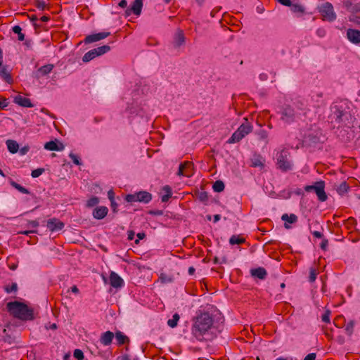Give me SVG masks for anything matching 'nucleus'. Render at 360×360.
<instances>
[{
  "label": "nucleus",
  "mask_w": 360,
  "mask_h": 360,
  "mask_svg": "<svg viewBox=\"0 0 360 360\" xmlns=\"http://www.w3.org/2000/svg\"><path fill=\"white\" fill-rule=\"evenodd\" d=\"M229 243L232 245L236 244L240 245L245 243V239L243 238H240L239 236L233 235L229 239Z\"/></svg>",
  "instance_id": "obj_39"
},
{
  "label": "nucleus",
  "mask_w": 360,
  "mask_h": 360,
  "mask_svg": "<svg viewBox=\"0 0 360 360\" xmlns=\"http://www.w3.org/2000/svg\"><path fill=\"white\" fill-rule=\"evenodd\" d=\"M349 186L345 181L342 182L337 188V191L339 194L342 195L347 191Z\"/></svg>",
  "instance_id": "obj_45"
},
{
  "label": "nucleus",
  "mask_w": 360,
  "mask_h": 360,
  "mask_svg": "<svg viewBox=\"0 0 360 360\" xmlns=\"http://www.w3.org/2000/svg\"><path fill=\"white\" fill-rule=\"evenodd\" d=\"M110 283L113 288H121L124 285L122 278L115 272L112 271L110 274Z\"/></svg>",
  "instance_id": "obj_17"
},
{
  "label": "nucleus",
  "mask_w": 360,
  "mask_h": 360,
  "mask_svg": "<svg viewBox=\"0 0 360 360\" xmlns=\"http://www.w3.org/2000/svg\"><path fill=\"white\" fill-rule=\"evenodd\" d=\"M224 188L225 185L224 182L221 180L216 181L212 186L214 191L218 193L223 191L224 190Z\"/></svg>",
  "instance_id": "obj_38"
},
{
  "label": "nucleus",
  "mask_w": 360,
  "mask_h": 360,
  "mask_svg": "<svg viewBox=\"0 0 360 360\" xmlns=\"http://www.w3.org/2000/svg\"><path fill=\"white\" fill-rule=\"evenodd\" d=\"M53 68V65L51 64L45 65L39 68L37 71V77H40L45 76L50 73Z\"/></svg>",
  "instance_id": "obj_27"
},
{
  "label": "nucleus",
  "mask_w": 360,
  "mask_h": 360,
  "mask_svg": "<svg viewBox=\"0 0 360 360\" xmlns=\"http://www.w3.org/2000/svg\"><path fill=\"white\" fill-rule=\"evenodd\" d=\"M330 311L329 310H326V312L322 315L321 319L323 322L329 323L330 322Z\"/></svg>",
  "instance_id": "obj_57"
},
{
  "label": "nucleus",
  "mask_w": 360,
  "mask_h": 360,
  "mask_svg": "<svg viewBox=\"0 0 360 360\" xmlns=\"http://www.w3.org/2000/svg\"><path fill=\"white\" fill-rule=\"evenodd\" d=\"M9 314L21 321H32L34 319V310L26 304L18 301L9 302L6 304Z\"/></svg>",
  "instance_id": "obj_3"
},
{
  "label": "nucleus",
  "mask_w": 360,
  "mask_h": 360,
  "mask_svg": "<svg viewBox=\"0 0 360 360\" xmlns=\"http://www.w3.org/2000/svg\"><path fill=\"white\" fill-rule=\"evenodd\" d=\"M212 325V316L208 312H200L193 319L191 334L200 342L212 340L213 336L210 330Z\"/></svg>",
  "instance_id": "obj_1"
},
{
  "label": "nucleus",
  "mask_w": 360,
  "mask_h": 360,
  "mask_svg": "<svg viewBox=\"0 0 360 360\" xmlns=\"http://www.w3.org/2000/svg\"><path fill=\"white\" fill-rule=\"evenodd\" d=\"M12 30L14 33L18 34L19 41H23L25 39V34L21 32L22 28L19 25L14 26Z\"/></svg>",
  "instance_id": "obj_44"
},
{
  "label": "nucleus",
  "mask_w": 360,
  "mask_h": 360,
  "mask_svg": "<svg viewBox=\"0 0 360 360\" xmlns=\"http://www.w3.org/2000/svg\"><path fill=\"white\" fill-rule=\"evenodd\" d=\"M149 214H152V215H155V216H161L163 214V211L159 210H150V211H149Z\"/></svg>",
  "instance_id": "obj_60"
},
{
  "label": "nucleus",
  "mask_w": 360,
  "mask_h": 360,
  "mask_svg": "<svg viewBox=\"0 0 360 360\" xmlns=\"http://www.w3.org/2000/svg\"><path fill=\"white\" fill-rule=\"evenodd\" d=\"M69 156L75 165H82V162L77 155H76L75 154H74L72 153H70Z\"/></svg>",
  "instance_id": "obj_55"
},
{
  "label": "nucleus",
  "mask_w": 360,
  "mask_h": 360,
  "mask_svg": "<svg viewBox=\"0 0 360 360\" xmlns=\"http://www.w3.org/2000/svg\"><path fill=\"white\" fill-rule=\"evenodd\" d=\"M290 7L292 12L295 13L302 14L304 13V7L301 4L291 3V6H290Z\"/></svg>",
  "instance_id": "obj_36"
},
{
  "label": "nucleus",
  "mask_w": 360,
  "mask_h": 360,
  "mask_svg": "<svg viewBox=\"0 0 360 360\" xmlns=\"http://www.w3.org/2000/svg\"><path fill=\"white\" fill-rule=\"evenodd\" d=\"M6 143L8 150H9L10 153L14 154L18 151L19 145L17 143V141H15L14 140L9 139V140L6 141Z\"/></svg>",
  "instance_id": "obj_31"
},
{
  "label": "nucleus",
  "mask_w": 360,
  "mask_h": 360,
  "mask_svg": "<svg viewBox=\"0 0 360 360\" xmlns=\"http://www.w3.org/2000/svg\"><path fill=\"white\" fill-rule=\"evenodd\" d=\"M326 30L323 28H319L316 30V34L320 37H323L326 35Z\"/></svg>",
  "instance_id": "obj_61"
},
{
  "label": "nucleus",
  "mask_w": 360,
  "mask_h": 360,
  "mask_svg": "<svg viewBox=\"0 0 360 360\" xmlns=\"http://www.w3.org/2000/svg\"><path fill=\"white\" fill-rule=\"evenodd\" d=\"M94 50H96V53L98 54V56H100L108 52L110 50V47L108 45H103L98 48L94 49Z\"/></svg>",
  "instance_id": "obj_42"
},
{
  "label": "nucleus",
  "mask_w": 360,
  "mask_h": 360,
  "mask_svg": "<svg viewBox=\"0 0 360 360\" xmlns=\"http://www.w3.org/2000/svg\"><path fill=\"white\" fill-rule=\"evenodd\" d=\"M185 42V37L181 30H179L174 37V47H179Z\"/></svg>",
  "instance_id": "obj_29"
},
{
  "label": "nucleus",
  "mask_w": 360,
  "mask_h": 360,
  "mask_svg": "<svg viewBox=\"0 0 360 360\" xmlns=\"http://www.w3.org/2000/svg\"><path fill=\"white\" fill-rule=\"evenodd\" d=\"M179 319V315L177 313H175L173 315L172 319L167 321V325L171 328H175L177 326Z\"/></svg>",
  "instance_id": "obj_40"
},
{
  "label": "nucleus",
  "mask_w": 360,
  "mask_h": 360,
  "mask_svg": "<svg viewBox=\"0 0 360 360\" xmlns=\"http://www.w3.org/2000/svg\"><path fill=\"white\" fill-rule=\"evenodd\" d=\"M290 153L287 150H282L276 154L277 168L283 172L292 170V163L289 158Z\"/></svg>",
  "instance_id": "obj_5"
},
{
  "label": "nucleus",
  "mask_w": 360,
  "mask_h": 360,
  "mask_svg": "<svg viewBox=\"0 0 360 360\" xmlns=\"http://www.w3.org/2000/svg\"><path fill=\"white\" fill-rule=\"evenodd\" d=\"M47 228L52 232L58 231L64 228V223L56 218H53L47 221Z\"/></svg>",
  "instance_id": "obj_14"
},
{
  "label": "nucleus",
  "mask_w": 360,
  "mask_h": 360,
  "mask_svg": "<svg viewBox=\"0 0 360 360\" xmlns=\"http://www.w3.org/2000/svg\"><path fill=\"white\" fill-rule=\"evenodd\" d=\"M325 182L323 181H316L313 185L305 186L304 189L306 192L314 191L321 202H325L328 199L326 193L325 192Z\"/></svg>",
  "instance_id": "obj_6"
},
{
  "label": "nucleus",
  "mask_w": 360,
  "mask_h": 360,
  "mask_svg": "<svg viewBox=\"0 0 360 360\" xmlns=\"http://www.w3.org/2000/svg\"><path fill=\"white\" fill-rule=\"evenodd\" d=\"M257 135L259 140L264 141L266 143L268 142V133L263 129H260L257 131Z\"/></svg>",
  "instance_id": "obj_47"
},
{
  "label": "nucleus",
  "mask_w": 360,
  "mask_h": 360,
  "mask_svg": "<svg viewBox=\"0 0 360 360\" xmlns=\"http://www.w3.org/2000/svg\"><path fill=\"white\" fill-rule=\"evenodd\" d=\"M335 127H337V136L342 141L347 142L351 139L353 134L351 129H347L346 127L340 126H336Z\"/></svg>",
  "instance_id": "obj_11"
},
{
  "label": "nucleus",
  "mask_w": 360,
  "mask_h": 360,
  "mask_svg": "<svg viewBox=\"0 0 360 360\" xmlns=\"http://www.w3.org/2000/svg\"><path fill=\"white\" fill-rule=\"evenodd\" d=\"M39 225V223L37 220L29 221L28 226L32 228H37Z\"/></svg>",
  "instance_id": "obj_62"
},
{
  "label": "nucleus",
  "mask_w": 360,
  "mask_h": 360,
  "mask_svg": "<svg viewBox=\"0 0 360 360\" xmlns=\"http://www.w3.org/2000/svg\"><path fill=\"white\" fill-rule=\"evenodd\" d=\"M160 279L161 282L163 283H171L172 281V278L170 276H168L165 274H161L160 276Z\"/></svg>",
  "instance_id": "obj_54"
},
{
  "label": "nucleus",
  "mask_w": 360,
  "mask_h": 360,
  "mask_svg": "<svg viewBox=\"0 0 360 360\" xmlns=\"http://www.w3.org/2000/svg\"><path fill=\"white\" fill-rule=\"evenodd\" d=\"M99 202V198L96 196H93L90 198L86 202V206L89 207H92L94 206H96Z\"/></svg>",
  "instance_id": "obj_46"
},
{
  "label": "nucleus",
  "mask_w": 360,
  "mask_h": 360,
  "mask_svg": "<svg viewBox=\"0 0 360 360\" xmlns=\"http://www.w3.org/2000/svg\"><path fill=\"white\" fill-rule=\"evenodd\" d=\"M280 119L284 123L291 124L300 118V112H296L291 105H284L278 112Z\"/></svg>",
  "instance_id": "obj_4"
},
{
  "label": "nucleus",
  "mask_w": 360,
  "mask_h": 360,
  "mask_svg": "<svg viewBox=\"0 0 360 360\" xmlns=\"http://www.w3.org/2000/svg\"><path fill=\"white\" fill-rule=\"evenodd\" d=\"M108 212V209L106 207H98L94 210L93 216L97 219H102L107 215Z\"/></svg>",
  "instance_id": "obj_22"
},
{
  "label": "nucleus",
  "mask_w": 360,
  "mask_h": 360,
  "mask_svg": "<svg viewBox=\"0 0 360 360\" xmlns=\"http://www.w3.org/2000/svg\"><path fill=\"white\" fill-rule=\"evenodd\" d=\"M251 130L252 126L249 123H243L232 134L228 143H234L240 141L245 135L248 134Z\"/></svg>",
  "instance_id": "obj_7"
},
{
  "label": "nucleus",
  "mask_w": 360,
  "mask_h": 360,
  "mask_svg": "<svg viewBox=\"0 0 360 360\" xmlns=\"http://www.w3.org/2000/svg\"><path fill=\"white\" fill-rule=\"evenodd\" d=\"M35 4L36 6L41 11L44 10L46 6L45 1L42 0H37Z\"/></svg>",
  "instance_id": "obj_56"
},
{
  "label": "nucleus",
  "mask_w": 360,
  "mask_h": 360,
  "mask_svg": "<svg viewBox=\"0 0 360 360\" xmlns=\"http://www.w3.org/2000/svg\"><path fill=\"white\" fill-rule=\"evenodd\" d=\"M0 76L7 83H13V79L8 70V66L4 65L0 68Z\"/></svg>",
  "instance_id": "obj_23"
},
{
  "label": "nucleus",
  "mask_w": 360,
  "mask_h": 360,
  "mask_svg": "<svg viewBox=\"0 0 360 360\" xmlns=\"http://www.w3.org/2000/svg\"><path fill=\"white\" fill-rule=\"evenodd\" d=\"M10 184L15 188L16 190H18L19 192L23 193V194H30V192L25 187L22 186L21 185L18 184L15 181H14L13 179H9Z\"/></svg>",
  "instance_id": "obj_33"
},
{
  "label": "nucleus",
  "mask_w": 360,
  "mask_h": 360,
  "mask_svg": "<svg viewBox=\"0 0 360 360\" xmlns=\"http://www.w3.org/2000/svg\"><path fill=\"white\" fill-rule=\"evenodd\" d=\"M44 148L51 151H60L64 149V146L62 143L58 144L57 141H51L45 143Z\"/></svg>",
  "instance_id": "obj_20"
},
{
  "label": "nucleus",
  "mask_w": 360,
  "mask_h": 360,
  "mask_svg": "<svg viewBox=\"0 0 360 360\" xmlns=\"http://www.w3.org/2000/svg\"><path fill=\"white\" fill-rule=\"evenodd\" d=\"M251 275L259 279H264L267 275L266 269L263 267H258L251 270Z\"/></svg>",
  "instance_id": "obj_26"
},
{
  "label": "nucleus",
  "mask_w": 360,
  "mask_h": 360,
  "mask_svg": "<svg viewBox=\"0 0 360 360\" xmlns=\"http://www.w3.org/2000/svg\"><path fill=\"white\" fill-rule=\"evenodd\" d=\"M45 169L44 168H37L32 171L31 175L33 178L39 177L44 172Z\"/></svg>",
  "instance_id": "obj_51"
},
{
  "label": "nucleus",
  "mask_w": 360,
  "mask_h": 360,
  "mask_svg": "<svg viewBox=\"0 0 360 360\" xmlns=\"http://www.w3.org/2000/svg\"><path fill=\"white\" fill-rule=\"evenodd\" d=\"M162 191H165V194L161 197V200L163 202H167L172 197V188L169 186H165L162 188Z\"/></svg>",
  "instance_id": "obj_34"
},
{
  "label": "nucleus",
  "mask_w": 360,
  "mask_h": 360,
  "mask_svg": "<svg viewBox=\"0 0 360 360\" xmlns=\"http://www.w3.org/2000/svg\"><path fill=\"white\" fill-rule=\"evenodd\" d=\"M291 105L294 107L296 112H300V116L302 115H307L308 108H307V105L306 104V102L304 100L296 99L293 101V103Z\"/></svg>",
  "instance_id": "obj_15"
},
{
  "label": "nucleus",
  "mask_w": 360,
  "mask_h": 360,
  "mask_svg": "<svg viewBox=\"0 0 360 360\" xmlns=\"http://www.w3.org/2000/svg\"><path fill=\"white\" fill-rule=\"evenodd\" d=\"M281 219L285 221L284 227L287 229L291 228L289 224H294L297 221V217L295 214H290L288 215V214H283L281 216Z\"/></svg>",
  "instance_id": "obj_19"
},
{
  "label": "nucleus",
  "mask_w": 360,
  "mask_h": 360,
  "mask_svg": "<svg viewBox=\"0 0 360 360\" xmlns=\"http://www.w3.org/2000/svg\"><path fill=\"white\" fill-rule=\"evenodd\" d=\"M114 336L115 335L112 332L106 331L101 335L100 342L102 345L108 346L112 343Z\"/></svg>",
  "instance_id": "obj_21"
},
{
  "label": "nucleus",
  "mask_w": 360,
  "mask_h": 360,
  "mask_svg": "<svg viewBox=\"0 0 360 360\" xmlns=\"http://www.w3.org/2000/svg\"><path fill=\"white\" fill-rule=\"evenodd\" d=\"M323 20L333 22L336 19V14L334 12L333 5L329 2L323 4L319 10Z\"/></svg>",
  "instance_id": "obj_9"
},
{
  "label": "nucleus",
  "mask_w": 360,
  "mask_h": 360,
  "mask_svg": "<svg viewBox=\"0 0 360 360\" xmlns=\"http://www.w3.org/2000/svg\"><path fill=\"white\" fill-rule=\"evenodd\" d=\"M198 198L200 201L205 202L208 200V194L205 191H200L198 193Z\"/></svg>",
  "instance_id": "obj_48"
},
{
  "label": "nucleus",
  "mask_w": 360,
  "mask_h": 360,
  "mask_svg": "<svg viewBox=\"0 0 360 360\" xmlns=\"http://www.w3.org/2000/svg\"><path fill=\"white\" fill-rule=\"evenodd\" d=\"M328 244V240H326V239L323 240L322 242L321 243V245H320L321 248L323 250H326L327 248Z\"/></svg>",
  "instance_id": "obj_64"
},
{
  "label": "nucleus",
  "mask_w": 360,
  "mask_h": 360,
  "mask_svg": "<svg viewBox=\"0 0 360 360\" xmlns=\"http://www.w3.org/2000/svg\"><path fill=\"white\" fill-rule=\"evenodd\" d=\"M108 198H109V200L110 201V203L113 204V201H115V193L113 192L112 190H110L108 192Z\"/></svg>",
  "instance_id": "obj_58"
},
{
  "label": "nucleus",
  "mask_w": 360,
  "mask_h": 360,
  "mask_svg": "<svg viewBox=\"0 0 360 360\" xmlns=\"http://www.w3.org/2000/svg\"><path fill=\"white\" fill-rule=\"evenodd\" d=\"M115 336L117 341V344L120 345H124L125 343H129L130 341L129 338L125 335H124V333L121 331H117L115 333Z\"/></svg>",
  "instance_id": "obj_30"
},
{
  "label": "nucleus",
  "mask_w": 360,
  "mask_h": 360,
  "mask_svg": "<svg viewBox=\"0 0 360 360\" xmlns=\"http://www.w3.org/2000/svg\"><path fill=\"white\" fill-rule=\"evenodd\" d=\"M16 323L9 322L6 324V328L3 330V333L5 335V341H9L11 338V335L8 333V331L11 330L12 327H16Z\"/></svg>",
  "instance_id": "obj_35"
},
{
  "label": "nucleus",
  "mask_w": 360,
  "mask_h": 360,
  "mask_svg": "<svg viewBox=\"0 0 360 360\" xmlns=\"http://www.w3.org/2000/svg\"><path fill=\"white\" fill-rule=\"evenodd\" d=\"M193 163L191 162H184L181 163L179 167L177 175L191 177L193 174Z\"/></svg>",
  "instance_id": "obj_10"
},
{
  "label": "nucleus",
  "mask_w": 360,
  "mask_h": 360,
  "mask_svg": "<svg viewBox=\"0 0 360 360\" xmlns=\"http://www.w3.org/2000/svg\"><path fill=\"white\" fill-rule=\"evenodd\" d=\"M330 111L329 119L330 122L334 124V127L336 126L346 127L347 129L352 127L355 118L347 108L345 102L334 103L331 105Z\"/></svg>",
  "instance_id": "obj_2"
},
{
  "label": "nucleus",
  "mask_w": 360,
  "mask_h": 360,
  "mask_svg": "<svg viewBox=\"0 0 360 360\" xmlns=\"http://www.w3.org/2000/svg\"><path fill=\"white\" fill-rule=\"evenodd\" d=\"M14 102L22 107H26V108L33 107V105L31 103V101L29 98L23 97L22 96H15L14 98Z\"/></svg>",
  "instance_id": "obj_24"
},
{
  "label": "nucleus",
  "mask_w": 360,
  "mask_h": 360,
  "mask_svg": "<svg viewBox=\"0 0 360 360\" xmlns=\"http://www.w3.org/2000/svg\"><path fill=\"white\" fill-rule=\"evenodd\" d=\"M97 56L98 54L96 53V50L91 49L84 55L82 58V61L84 63H88Z\"/></svg>",
  "instance_id": "obj_32"
},
{
  "label": "nucleus",
  "mask_w": 360,
  "mask_h": 360,
  "mask_svg": "<svg viewBox=\"0 0 360 360\" xmlns=\"http://www.w3.org/2000/svg\"><path fill=\"white\" fill-rule=\"evenodd\" d=\"M316 357V355L315 353H310L304 357V360H315Z\"/></svg>",
  "instance_id": "obj_63"
},
{
  "label": "nucleus",
  "mask_w": 360,
  "mask_h": 360,
  "mask_svg": "<svg viewBox=\"0 0 360 360\" xmlns=\"http://www.w3.org/2000/svg\"><path fill=\"white\" fill-rule=\"evenodd\" d=\"M347 37L350 42L359 44L360 43V31L355 29H348L347 31Z\"/></svg>",
  "instance_id": "obj_16"
},
{
  "label": "nucleus",
  "mask_w": 360,
  "mask_h": 360,
  "mask_svg": "<svg viewBox=\"0 0 360 360\" xmlns=\"http://www.w3.org/2000/svg\"><path fill=\"white\" fill-rule=\"evenodd\" d=\"M94 50H96V53L98 54V56H100L108 52L110 50V47L108 45H103L98 48L94 49Z\"/></svg>",
  "instance_id": "obj_41"
},
{
  "label": "nucleus",
  "mask_w": 360,
  "mask_h": 360,
  "mask_svg": "<svg viewBox=\"0 0 360 360\" xmlns=\"http://www.w3.org/2000/svg\"><path fill=\"white\" fill-rule=\"evenodd\" d=\"M18 290V285L16 283H13L11 286L7 285L5 287V291L7 293H11Z\"/></svg>",
  "instance_id": "obj_49"
},
{
  "label": "nucleus",
  "mask_w": 360,
  "mask_h": 360,
  "mask_svg": "<svg viewBox=\"0 0 360 360\" xmlns=\"http://www.w3.org/2000/svg\"><path fill=\"white\" fill-rule=\"evenodd\" d=\"M264 159L261 155L255 153L250 159V166L263 169L264 167Z\"/></svg>",
  "instance_id": "obj_18"
},
{
  "label": "nucleus",
  "mask_w": 360,
  "mask_h": 360,
  "mask_svg": "<svg viewBox=\"0 0 360 360\" xmlns=\"http://www.w3.org/2000/svg\"><path fill=\"white\" fill-rule=\"evenodd\" d=\"M29 150H30V147L28 146H25L19 150V153L21 155H24L27 154V153L29 151Z\"/></svg>",
  "instance_id": "obj_59"
},
{
  "label": "nucleus",
  "mask_w": 360,
  "mask_h": 360,
  "mask_svg": "<svg viewBox=\"0 0 360 360\" xmlns=\"http://www.w3.org/2000/svg\"><path fill=\"white\" fill-rule=\"evenodd\" d=\"M316 276H317V272H316V269L314 268H311L309 277V281L310 283L314 282L316 278Z\"/></svg>",
  "instance_id": "obj_53"
},
{
  "label": "nucleus",
  "mask_w": 360,
  "mask_h": 360,
  "mask_svg": "<svg viewBox=\"0 0 360 360\" xmlns=\"http://www.w3.org/2000/svg\"><path fill=\"white\" fill-rule=\"evenodd\" d=\"M136 197H137V193H134V194H128V195H126L125 200L128 202H138V198Z\"/></svg>",
  "instance_id": "obj_52"
},
{
  "label": "nucleus",
  "mask_w": 360,
  "mask_h": 360,
  "mask_svg": "<svg viewBox=\"0 0 360 360\" xmlns=\"http://www.w3.org/2000/svg\"><path fill=\"white\" fill-rule=\"evenodd\" d=\"M354 321L350 320L345 326V333L348 335H352L354 331Z\"/></svg>",
  "instance_id": "obj_43"
},
{
  "label": "nucleus",
  "mask_w": 360,
  "mask_h": 360,
  "mask_svg": "<svg viewBox=\"0 0 360 360\" xmlns=\"http://www.w3.org/2000/svg\"><path fill=\"white\" fill-rule=\"evenodd\" d=\"M306 141H308L310 143H316L321 141V133L319 131H316L314 133H309L306 136Z\"/></svg>",
  "instance_id": "obj_25"
},
{
  "label": "nucleus",
  "mask_w": 360,
  "mask_h": 360,
  "mask_svg": "<svg viewBox=\"0 0 360 360\" xmlns=\"http://www.w3.org/2000/svg\"><path fill=\"white\" fill-rule=\"evenodd\" d=\"M343 5L348 11L353 14L360 13V3H357L354 0H345L343 2ZM349 20L356 24H360V17L354 15H352L349 17Z\"/></svg>",
  "instance_id": "obj_8"
},
{
  "label": "nucleus",
  "mask_w": 360,
  "mask_h": 360,
  "mask_svg": "<svg viewBox=\"0 0 360 360\" xmlns=\"http://www.w3.org/2000/svg\"><path fill=\"white\" fill-rule=\"evenodd\" d=\"M137 193V198L138 202L148 203L152 199V195L150 193L146 191H140L136 193Z\"/></svg>",
  "instance_id": "obj_28"
},
{
  "label": "nucleus",
  "mask_w": 360,
  "mask_h": 360,
  "mask_svg": "<svg viewBox=\"0 0 360 360\" xmlns=\"http://www.w3.org/2000/svg\"><path fill=\"white\" fill-rule=\"evenodd\" d=\"M129 113L135 114L136 115H139V116L143 117L145 115V110H144L143 108H142V107H139V106L131 107L129 109Z\"/></svg>",
  "instance_id": "obj_37"
},
{
  "label": "nucleus",
  "mask_w": 360,
  "mask_h": 360,
  "mask_svg": "<svg viewBox=\"0 0 360 360\" xmlns=\"http://www.w3.org/2000/svg\"><path fill=\"white\" fill-rule=\"evenodd\" d=\"M73 356L77 360H83L84 358L83 352L79 349H76L74 351Z\"/></svg>",
  "instance_id": "obj_50"
},
{
  "label": "nucleus",
  "mask_w": 360,
  "mask_h": 360,
  "mask_svg": "<svg viewBox=\"0 0 360 360\" xmlns=\"http://www.w3.org/2000/svg\"><path fill=\"white\" fill-rule=\"evenodd\" d=\"M143 7V0H134L130 7L125 10V15L129 16L131 13L139 15Z\"/></svg>",
  "instance_id": "obj_12"
},
{
  "label": "nucleus",
  "mask_w": 360,
  "mask_h": 360,
  "mask_svg": "<svg viewBox=\"0 0 360 360\" xmlns=\"http://www.w3.org/2000/svg\"><path fill=\"white\" fill-rule=\"evenodd\" d=\"M110 34L108 32H99L96 34H90L86 37L84 42L90 44L92 42L98 41L108 37Z\"/></svg>",
  "instance_id": "obj_13"
}]
</instances>
